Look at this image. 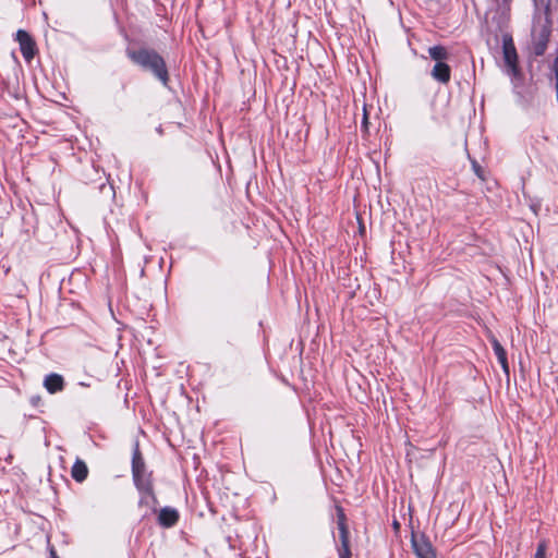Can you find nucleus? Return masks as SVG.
Listing matches in <instances>:
<instances>
[{
    "mask_svg": "<svg viewBox=\"0 0 558 558\" xmlns=\"http://www.w3.org/2000/svg\"><path fill=\"white\" fill-rule=\"evenodd\" d=\"M15 35L22 36V35H28L24 29H19Z\"/></svg>",
    "mask_w": 558,
    "mask_h": 558,
    "instance_id": "obj_19",
    "label": "nucleus"
},
{
    "mask_svg": "<svg viewBox=\"0 0 558 558\" xmlns=\"http://www.w3.org/2000/svg\"><path fill=\"white\" fill-rule=\"evenodd\" d=\"M554 1L555 0H534L536 10L539 12V15L537 16V19L539 21H542V20L544 21L541 29H537L536 26H534V28H533L534 35H549L550 29L548 27V14H549L551 7L554 5Z\"/></svg>",
    "mask_w": 558,
    "mask_h": 558,
    "instance_id": "obj_3",
    "label": "nucleus"
},
{
    "mask_svg": "<svg viewBox=\"0 0 558 558\" xmlns=\"http://www.w3.org/2000/svg\"><path fill=\"white\" fill-rule=\"evenodd\" d=\"M546 49V43H543L541 46L537 47L536 53L542 54Z\"/></svg>",
    "mask_w": 558,
    "mask_h": 558,
    "instance_id": "obj_17",
    "label": "nucleus"
},
{
    "mask_svg": "<svg viewBox=\"0 0 558 558\" xmlns=\"http://www.w3.org/2000/svg\"><path fill=\"white\" fill-rule=\"evenodd\" d=\"M132 470L134 478L137 481L144 472V461L137 450L134 452L133 456Z\"/></svg>",
    "mask_w": 558,
    "mask_h": 558,
    "instance_id": "obj_11",
    "label": "nucleus"
},
{
    "mask_svg": "<svg viewBox=\"0 0 558 558\" xmlns=\"http://www.w3.org/2000/svg\"><path fill=\"white\" fill-rule=\"evenodd\" d=\"M502 56L506 73L513 80H521L522 72L519 66V56L513 44L512 37L505 38L502 44Z\"/></svg>",
    "mask_w": 558,
    "mask_h": 558,
    "instance_id": "obj_2",
    "label": "nucleus"
},
{
    "mask_svg": "<svg viewBox=\"0 0 558 558\" xmlns=\"http://www.w3.org/2000/svg\"><path fill=\"white\" fill-rule=\"evenodd\" d=\"M429 56L437 62H444L449 56L447 49L442 46H434L428 49Z\"/></svg>",
    "mask_w": 558,
    "mask_h": 558,
    "instance_id": "obj_12",
    "label": "nucleus"
},
{
    "mask_svg": "<svg viewBox=\"0 0 558 558\" xmlns=\"http://www.w3.org/2000/svg\"><path fill=\"white\" fill-rule=\"evenodd\" d=\"M535 558H546V544L545 542H542L538 544Z\"/></svg>",
    "mask_w": 558,
    "mask_h": 558,
    "instance_id": "obj_15",
    "label": "nucleus"
},
{
    "mask_svg": "<svg viewBox=\"0 0 558 558\" xmlns=\"http://www.w3.org/2000/svg\"><path fill=\"white\" fill-rule=\"evenodd\" d=\"M71 475L73 480H75L78 483L85 481L88 475V468L86 463L81 459H76L72 466Z\"/></svg>",
    "mask_w": 558,
    "mask_h": 558,
    "instance_id": "obj_8",
    "label": "nucleus"
},
{
    "mask_svg": "<svg viewBox=\"0 0 558 558\" xmlns=\"http://www.w3.org/2000/svg\"><path fill=\"white\" fill-rule=\"evenodd\" d=\"M21 51L26 61H31L36 54V45L33 37H16Z\"/></svg>",
    "mask_w": 558,
    "mask_h": 558,
    "instance_id": "obj_5",
    "label": "nucleus"
},
{
    "mask_svg": "<svg viewBox=\"0 0 558 558\" xmlns=\"http://www.w3.org/2000/svg\"><path fill=\"white\" fill-rule=\"evenodd\" d=\"M412 547L417 558H436L432 544L423 535H413Z\"/></svg>",
    "mask_w": 558,
    "mask_h": 558,
    "instance_id": "obj_4",
    "label": "nucleus"
},
{
    "mask_svg": "<svg viewBox=\"0 0 558 558\" xmlns=\"http://www.w3.org/2000/svg\"><path fill=\"white\" fill-rule=\"evenodd\" d=\"M339 558H351L349 542L341 543V547L339 548Z\"/></svg>",
    "mask_w": 558,
    "mask_h": 558,
    "instance_id": "obj_14",
    "label": "nucleus"
},
{
    "mask_svg": "<svg viewBox=\"0 0 558 558\" xmlns=\"http://www.w3.org/2000/svg\"><path fill=\"white\" fill-rule=\"evenodd\" d=\"M179 514L177 510L172 508H163L159 513V522L161 525L169 527L175 524L178 521Z\"/></svg>",
    "mask_w": 558,
    "mask_h": 558,
    "instance_id": "obj_9",
    "label": "nucleus"
},
{
    "mask_svg": "<svg viewBox=\"0 0 558 558\" xmlns=\"http://www.w3.org/2000/svg\"><path fill=\"white\" fill-rule=\"evenodd\" d=\"M129 58L144 69L153 71V73L163 83L168 82V72L162 58L155 51L147 49L128 50Z\"/></svg>",
    "mask_w": 558,
    "mask_h": 558,
    "instance_id": "obj_1",
    "label": "nucleus"
},
{
    "mask_svg": "<svg viewBox=\"0 0 558 558\" xmlns=\"http://www.w3.org/2000/svg\"><path fill=\"white\" fill-rule=\"evenodd\" d=\"M338 529L340 531V542L345 543L349 542V531L345 522H338Z\"/></svg>",
    "mask_w": 558,
    "mask_h": 558,
    "instance_id": "obj_13",
    "label": "nucleus"
},
{
    "mask_svg": "<svg viewBox=\"0 0 558 558\" xmlns=\"http://www.w3.org/2000/svg\"><path fill=\"white\" fill-rule=\"evenodd\" d=\"M44 384L50 393H54L63 389V378L58 374L48 375Z\"/></svg>",
    "mask_w": 558,
    "mask_h": 558,
    "instance_id": "obj_10",
    "label": "nucleus"
},
{
    "mask_svg": "<svg viewBox=\"0 0 558 558\" xmlns=\"http://www.w3.org/2000/svg\"><path fill=\"white\" fill-rule=\"evenodd\" d=\"M432 76L440 83H448L450 81V68L445 62H437L432 70Z\"/></svg>",
    "mask_w": 558,
    "mask_h": 558,
    "instance_id": "obj_7",
    "label": "nucleus"
},
{
    "mask_svg": "<svg viewBox=\"0 0 558 558\" xmlns=\"http://www.w3.org/2000/svg\"><path fill=\"white\" fill-rule=\"evenodd\" d=\"M367 114H366V110L364 109V116H363V125L364 128L366 129L367 128Z\"/></svg>",
    "mask_w": 558,
    "mask_h": 558,
    "instance_id": "obj_18",
    "label": "nucleus"
},
{
    "mask_svg": "<svg viewBox=\"0 0 558 558\" xmlns=\"http://www.w3.org/2000/svg\"><path fill=\"white\" fill-rule=\"evenodd\" d=\"M490 342L493 345V349L495 351V354L497 355V359L502 367V371L508 375L509 374V364L507 360V353L506 350L502 348L500 342L494 337H490Z\"/></svg>",
    "mask_w": 558,
    "mask_h": 558,
    "instance_id": "obj_6",
    "label": "nucleus"
},
{
    "mask_svg": "<svg viewBox=\"0 0 558 558\" xmlns=\"http://www.w3.org/2000/svg\"><path fill=\"white\" fill-rule=\"evenodd\" d=\"M345 522L344 513L341 508H338V522Z\"/></svg>",
    "mask_w": 558,
    "mask_h": 558,
    "instance_id": "obj_16",
    "label": "nucleus"
},
{
    "mask_svg": "<svg viewBox=\"0 0 558 558\" xmlns=\"http://www.w3.org/2000/svg\"><path fill=\"white\" fill-rule=\"evenodd\" d=\"M393 526H395V529H398V527H399V523H398V522H395V523H393Z\"/></svg>",
    "mask_w": 558,
    "mask_h": 558,
    "instance_id": "obj_20",
    "label": "nucleus"
},
{
    "mask_svg": "<svg viewBox=\"0 0 558 558\" xmlns=\"http://www.w3.org/2000/svg\"><path fill=\"white\" fill-rule=\"evenodd\" d=\"M506 22H507V17H506V16H504V17H502V23L505 24Z\"/></svg>",
    "mask_w": 558,
    "mask_h": 558,
    "instance_id": "obj_21",
    "label": "nucleus"
}]
</instances>
